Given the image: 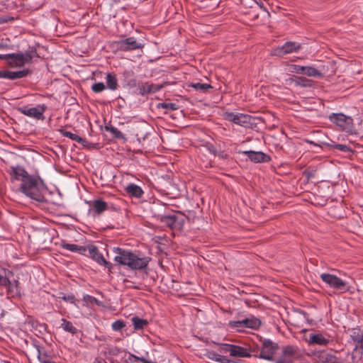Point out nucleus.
I'll return each instance as SVG.
<instances>
[{"mask_svg": "<svg viewBox=\"0 0 363 363\" xmlns=\"http://www.w3.org/2000/svg\"><path fill=\"white\" fill-rule=\"evenodd\" d=\"M9 174L14 191L21 192L38 202L45 201V185L40 177L29 174L20 166L11 167Z\"/></svg>", "mask_w": 363, "mask_h": 363, "instance_id": "nucleus-1", "label": "nucleus"}, {"mask_svg": "<svg viewBox=\"0 0 363 363\" xmlns=\"http://www.w3.org/2000/svg\"><path fill=\"white\" fill-rule=\"evenodd\" d=\"M113 252L115 254L113 260L116 263L133 270L145 269L150 261V257L140 252H133L121 247H113Z\"/></svg>", "mask_w": 363, "mask_h": 363, "instance_id": "nucleus-2", "label": "nucleus"}, {"mask_svg": "<svg viewBox=\"0 0 363 363\" xmlns=\"http://www.w3.org/2000/svg\"><path fill=\"white\" fill-rule=\"evenodd\" d=\"M321 280L339 294H343L349 291L350 284L348 281L342 279L335 274L330 273H322L320 275Z\"/></svg>", "mask_w": 363, "mask_h": 363, "instance_id": "nucleus-3", "label": "nucleus"}, {"mask_svg": "<svg viewBox=\"0 0 363 363\" xmlns=\"http://www.w3.org/2000/svg\"><path fill=\"white\" fill-rule=\"evenodd\" d=\"M305 340L308 345L325 346L332 342L333 337L327 332L312 330L306 335Z\"/></svg>", "mask_w": 363, "mask_h": 363, "instance_id": "nucleus-4", "label": "nucleus"}, {"mask_svg": "<svg viewBox=\"0 0 363 363\" xmlns=\"http://www.w3.org/2000/svg\"><path fill=\"white\" fill-rule=\"evenodd\" d=\"M9 62L13 63L18 67H22L30 62L34 57L38 56L37 51L33 48H30L25 52L8 54Z\"/></svg>", "mask_w": 363, "mask_h": 363, "instance_id": "nucleus-5", "label": "nucleus"}, {"mask_svg": "<svg viewBox=\"0 0 363 363\" xmlns=\"http://www.w3.org/2000/svg\"><path fill=\"white\" fill-rule=\"evenodd\" d=\"M301 45L297 42L286 41L283 45L274 48L272 55L277 57H284L286 55L298 52Z\"/></svg>", "mask_w": 363, "mask_h": 363, "instance_id": "nucleus-6", "label": "nucleus"}, {"mask_svg": "<svg viewBox=\"0 0 363 363\" xmlns=\"http://www.w3.org/2000/svg\"><path fill=\"white\" fill-rule=\"evenodd\" d=\"M116 45L120 51L129 52L144 48V43L138 41L134 37H129L123 40L116 41Z\"/></svg>", "mask_w": 363, "mask_h": 363, "instance_id": "nucleus-7", "label": "nucleus"}, {"mask_svg": "<svg viewBox=\"0 0 363 363\" xmlns=\"http://www.w3.org/2000/svg\"><path fill=\"white\" fill-rule=\"evenodd\" d=\"M331 122L335 123L342 130L352 131L353 128V120L347 115H329Z\"/></svg>", "mask_w": 363, "mask_h": 363, "instance_id": "nucleus-8", "label": "nucleus"}, {"mask_svg": "<svg viewBox=\"0 0 363 363\" xmlns=\"http://www.w3.org/2000/svg\"><path fill=\"white\" fill-rule=\"evenodd\" d=\"M277 344L270 340H264L259 357L267 360H272L274 355L278 350Z\"/></svg>", "mask_w": 363, "mask_h": 363, "instance_id": "nucleus-9", "label": "nucleus"}, {"mask_svg": "<svg viewBox=\"0 0 363 363\" xmlns=\"http://www.w3.org/2000/svg\"><path fill=\"white\" fill-rule=\"evenodd\" d=\"M297 348L288 345L282 349L281 354L277 359L276 363H294L297 356Z\"/></svg>", "mask_w": 363, "mask_h": 363, "instance_id": "nucleus-10", "label": "nucleus"}, {"mask_svg": "<svg viewBox=\"0 0 363 363\" xmlns=\"http://www.w3.org/2000/svg\"><path fill=\"white\" fill-rule=\"evenodd\" d=\"M165 84H154L150 82H141L138 84L139 94L147 96L155 94L164 87Z\"/></svg>", "mask_w": 363, "mask_h": 363, "instance_id": "nucleus-11", "label": "nucleus"}, {"mask_svg": "<svg viewBox=\"0 0 363 363\" xmlns=\"http://www.w3.org/2000/svg\"><path fill=\"white\" fill-rule=\"evenodd\" d=\"M87 249L89 257L99 265L104 266L108 269L112 267V264L106 260L103 255L99 251L96 246L89 245Z\"/></svg>", "mask_w": 363, "mask_h": 363, "instance_id": "nucleus-12", "label": "nucleus"}, {"mask_svg": "<svg viewBox=\"0 0 363 363\" xmlns=\"http://www.w3.org/2000/svg\"><path fill=\"white\" fill-rule=\"evenodd\" d=\"M243 155L247 156V157L252 162H267L269 160V157L264 154L262 152H255V151H243L242 152Z\"/></svg>", "mask_w": 363, "mask_h": 363, "instance_id": "nucleus-13", "label": "nucleus"}, {"mask_svg": "<svg viewBox=\"0 0 363 363\" xmlns=\"http://www.w3.org/2000/svg\"><path fill=\"white\" fill-rule=\"evenodd\" d=\"M230 351V356L233 357L247 358L251 357V350L248 347H244L234 345Z\"/></svg>", "mask_w": 363, "mask_h": 363, "instance_id": "nucleus-14", "label": "nucleus"}, {"mask_svg": "<svg viewBox=\"0 0 363 363\" xmlns=\"http://www.w3.org/2000/svg\"><path fill=\"white\" fill-rule=\"evenodd\" d=\"M226 119L244 127H247L250 115H225Z\"/></svg>", "mask_w": 363, "mask_h": 363, "instance_id": "nucleus-15", "label": "nucleus"}, {"mask_svg": "<svg viewBox=\"0 0 363 363\" xmlns=\"http://www.w3.org/2000/svg\"><path fill=\"white\" fill-rule=\"evenodd\" d=\"M350 343L355 346H363V332L359 329H353L350 332Z\"/></svg>", "mask_w": 363, "mask_h": 363, "instance_id": "nucleus-16", "label": "nucleus"}, {"mask_svg": "<svg viewBox=\"0 0 363 363\" xmlns=\"http://www.w3.org/2000/svg\"><path fill=\"white\" fill-rule=\"evenodd\" d=\"M106 118H104L105 125L104 128L105 130L110 132L113 138L123 140H125L124 135L116 128L111 125V120L108 123H106Z\"/></svg>", "mask_w": 363, "mask_h": 363, "instance_id": "nucleus-17", "label": "nucleus"}, {"mask_svg": "<svg viewBox=\"0 0 363 363\" xmlns=\"http://www.w3.org/2000/svg\"><path fill=\"white\" fill-rule=\"evenodd\" d=\"M242 321L245 328H250L252 330L258 329L262 324V322L259 318L252 315L243 319Z\"/></svg>", "mask_w": 363, "mask_h": 363, "instance_id": "nucleus-18", "label": "nucleus"}, {"mask_svg": "<svg viewBox=\"0 0 363 363\" xmlns=\"http://www.w3.org/2000/svg\"><path fill=\"white\" fill-rule=\"evenodd\" d=\"M125 191L128 194L136 198H140L143 194L141 187L135 184H128L125 187Z\"/></svg>", "mask_w": 363, "mask_h": 363, "instance_id": "nucleus-19", "label": "nucleus"}, {"mask_svg": "<svg viewBox=\"0 0 363 363\" xmlns=\"http://www.w3.org/2000/svg\"><path fill=\"white\" fill-rule=\"evenodd\" d=\"M108 208L107 203L98 199L94 201L92 205V210L94 211L95 214L99 215L104 211H105Z\"/></svg>", "mask_w": 363, "mask_h": 363, "instance_id": "nucleus-20", "label": "nucleus"}, {"mask_svg": "<svg viewBox=\"0 0 363 363\" xmlns=\"http://www.w3.org/2000/svg\"><path fill=\"white\" fill-rule=\"evenodd\" d=\"M28 74L27 70H21L16 72L4 71V79L14 80L26 77Z\"/></svg>", "mask_w": 363, "mask_h": 363, "instance_id": "nucleus-21", "label": "nucleus"}, {"mask_svg": "<svg viewBox=\"0 0 363 363\" xmlns=\"http://www.w3.org/2000/svg\"><path fill=\"white\" fill-rule=\"evenodd\" d=\"M106 79L108 89L112 91L116 90L118 89V80L114 74L111 73H107Z\"/></svg>", "mask_w": 363, "mask_h": 363, "instance_id": "nucleus-22", "label": "nucleus"}, {"mask_svg": "<svg viewBox=\"0 0 363 363\" xmlns=\"http://www.w3.org/2000/svg\"><path fill=\"white\" fill-rule=\"evenodd\" d=\"M189 86L194 88L196 91H198L201 93H206L209 89L213 88L212 86L209 84L201 82L191 83Z\"/></svg>", "mask_w": 363, "mask_h": 363, "instance_id": "nucleus-23", "label": "nucleus"}, {"mask_svg": "<svg viewBox=\"0 0 363 363\" xmlns=\"http://www.w3.org/2000/svg\"><path fill=\"white\" fill-rule=\"evenodd\" d=\"M60 328H62L65 331L70 333L72 334H76L78 331L77 328L74 327L70 321H68L65 318L62 319Z\"/></svg>", "mask_w": 363, "mask_h": 363, "instance_id": "nucleus-24", "label": "nucleus"}, {"mask_svg": "<svg viewBox=\"0 0 363 363\" xmlns=\"http://www.w3.org/2000/svg\"><path fill=\"white\" fill-rule=\"evenodd\" d=\"M61 246L63 249L67 250L71 252H79L80 254L83 253L85 251V248L84 247L79 246L75 244H69L66 242H62Z\"/></svg>", "mask_w": 363, "mask_h": 363, "instance_id": "nucleus-25", "label": "nucleus"}, {"mask_svg": "<svg viewBox=\"0 0 363 363\" xmlns=\"http://www.w3.org/2000/svg\"><path fill=\"white\" fill-rule=\"evenodd\" d=\"M131 321H132L134 328L135 330L143 329L148 324V322L147 320L140 318L137 316L133 317L131 319Z\"/></svg>", "mask_w": 363, "mask_h": 363, "instance_id": "nucleus-26", "label": "nucleus"}, {"mask_svg": "<svg viewBox=\"0 0 363 363\" xmlns=\"http://www.w3.org/2000/svg\"><path fill=\"white\" fill-rule=\"evenodd\" d=\"M353 362H359L363 357V346H355L351 354Z\"/></svg>", "mask_w": 363, "mask_h": 363, "instance_id": "nucleus-27", "label": "nucleus"}, {"mask_svg": "<svg viewBox=\"0 0 363 363\" xmlns=\"http://www.w3.org/2000/svg\"><path fill=\"white\" fill-rule=\"evenodd\" d=\"M294 83L296 86L301 87H311L312 86L313 82L304 77H296L294 79Z\"/></svg>", "mask_w": 363, "mask_h": 363, "instance_id": "nucleus-28", "label": "nucleus"}, {"mask_svg": "<svg viewBox=\"0 0 363 363\" xmlns=\"http://www.w3.org/2000/svg\"><path fill=\"white\" fill-rule=\"evenodd\" d=\"M305 75L308 77H313L315 78H323V74H322L318 69L313 67H306Z\"/></svg>", "mask_w": 363, "mask_h": 363, "instance_id": "nucleus-29", "label": "nucleus"}, {"mask_svg": "<svg viewBox=\"0 0 363 363\" xmlns=\"http://www.w3.org/2000/svg\"><path fill=\"white\" fill-rule=\"evenodd\" d=\"M83 301L84 302L85 306H101V301L96 299L95 297L91 296L90 295H85L83 297Z\"/></svg>", "mask_w": 363, "mask_h": 363, "instance_id": "nucleus-30", "label": "nucleus"}, {"mask_svg": "<svg viewBox=\"0 0 363 363\" xmlns=\"http://www.w3.org/2000/svg\"><path fill=\"white\" fill-rule=\"evenodd\" d=\"M157 107L158 108H163L164 109V113H167V111H174L177 109V105L174 103H170V102H162V103H158L157 105Z\"/></svg>", "mask_w": 363, "mask_h": 363, "instance_id": "nucleus-31", "label": "nucleus"}, {"mask_svg": "<svg viewBox=\"0 0 363 363\" xmlns=\"http://www.w3.org/2000/svg\"><path fill=\"white\" fill-rule=\"evenodd\" d=\"M36 349L38 358L41 363H55L48 357L45 352L40 350L39 347H37Z\"/></svg>", "mask_w": 363, "mask_h": 363, "instance_id": "nucleus-32", "label": "nucleus"}, {"mask_svg": "<svg viewBox=\"0 0 363 363\" xmlns=\"http://www.w3.org/2000/svg\"><path fill=\"white\" fill-rule=\"evenodd\" d=\"M228 326L231 329H235L238 332L243 331L245 329L242 320H230L228 323Z\"/></svg>", "mask_w": 363, "mask_h": 363, "instance_id": "nucleus-33", "label": "nucleus"}, {"mask_svg": "<svg viewBox=\"0 0 363 363\" xmlns=\"http://www.w3.org/2000/svg\"><path fill=\"white\" fill-rule=\"evenodd\" d=\"M60 131L63 136H65L74 141H76L79 143H81L83 141V139L77 134H74L71 132L66 131L64 130H60Z\"/></svg>", "mask_w": 363, "mask_h": 363, "instance_id": "nucleus-34", "label": "nucleus"}, {"mask_svg": "<svg viewBox=\"0 0 363 363\" xmlns=\"http://www.w3.org/2000/svg\"><path fill=\"white\" fill-rule=\"evenodd\" d=\"M46 111L44 104L38 105L36 107L30 108L28 111H22L23 113H43Z\"/></svg>", "mask_w": 363, "mask_h": 363, "instance_id": "nucleus-35", "label": "nucleus"}, {"mask_svg": "<svg viewBox=\"0 0 363 363\" xmlns=\"http://www.w3.org/2000/svg\"><path fill=\"white\" fill-rule=\"evenodd\" d=\"M162 221L168 227L173 228L176 223V216L174 215L164 216L162 218Z\"/></svg>", "mask_w": 363, "mask_h": 363, "instance_id": "nucleus-36", "label": "nucleus"}, {"mask_svg": "<svg viewBox=\"0 0 363 363\" xmlns=\"http://www.w3.org/2000/svg\"><path fill=\"white\" fill-rule=\"evenodd\" d=\"M318 359L322 363H328L332 360V356L325 352H321L318 354Z\"/></svg>", "mask_w": 363, "mask_h": 363, "instance_id": "nucleus-37", "label": "nucleus"}, {"mask_svg": "<svg viewBox=\"0 0 363 363\" xmlns=\"http://www.w3.org/2000/svg\"><path fill=\"white\" fill-rule=\"evenodd\" d=\"M8 290L11 294H18L20 293V290L18 289V282L15 280L13 282H10V284L8 286Z\"/></svg>", "mask_w": 363, "mask_h": 363, "instance_id": "nucleus-38", "label": "nucleus"}, {"mask_svg": "<svg viewBox=\"0 0 363 363\" xmlns=\"http://www.w3.org/2000/svg\"><path fill=\"white\" fill-rule=\"evenodd\" d=\"M59 298H62V300H64L65 301L69 302V303L74 304V306H77V305L76 303L75 298H74V296L72 294L65 295L63 293H60Z\"/></svg>", "mask_w": 363, "mask_h": 363, "instance_id": "nucleus-39", "label": "nucleus"}, {"mask_svg": "<svg viewBox=\"0 0 363 363\" xmlns=\"http://www.w3.org/2000/svg\"><path fill=\"white\" fill-rule=\"evenodd\" d=\"M125 326V323L121 320L113 322L111 325V328L114 331H121Z\"/></svg>", "mask_w": 363, "mask_h": 363, "instance_id": "nucleus-40", "label": "nucleus"}, {"mask_svg": "<svg viewBox=\"0 0 363 363\" xmlns=\"http://www.w3.org/2000/svg\"><path fill=\"white\" fill-rule=\"evenodd\" d=\"M106 86L103 82H97L92 85L91 89L95 93H99L105 90Z\"/></svg>", "mask_w": 363, "mask_h": 363, "instance_id": "nucleus-41", "label": "nucleus"}, {"mask_svg": "<svg viewBox=\"0 0 363 363\" xmlns=\"http://www.w3.org/2000/svg\"><path fill=\"white\" fill-rule=\"evenodd\" d=\"M9 39H2L0 40V50H9L12 48V46L9 44Z\"/></svg>", "mask_w": 363, "mask_h": 363, "instance_id": "nucleus-42", "label": "nucleus"}, {"mask_svg": "<svg viewBox=\"0 0 363 363\" xmlns=\"http://www.w3.org/2000/svg\"><path fill=\"white\" fill-rule=\"evenodd\" d=\"M206 357L211 359V360H213V361H216L218 362V359H220V357H221L220 354H218V353H216V352H213V351H211V352H208L207 354H206Z\"/></svg>", "mask_w": 363, "mask_h": 363, "instance_id": "nucleus-43", "label": "nucleus"}, {"mask_svg": "<svg viewBox=\"0 0 363 363\" xmlns=\"http://www.w3.org/2000/svg\"><path fill=\"white\" fill-rule=\"evenodd\" d=\"M333 147L336 150H338L340 151L345 152H349L350 150V148L345 145L334 144L333 145Z\"/></svg>", "mask_w": 363, "mask_h": 363, "instance_id": "nucleus-44", "label": "nucleus"}, {"mask_svg": "<svg viewBox=\"0 0 363 363\" xmlns=\"http://www.w3.org/2000/svg\"><path fill=\"white\" fill-rule=\"evenodd\" d=\"M234 345L231 344H227V343H223L220 344V346L222 347V350L225 352H229L230 354V351L233 350L232 347Z\"/></svg>", "mask_w": 363, "mask_h": 363, "instance_id": "nucleus-45", "label": "nucleus"}, {"mask_svg": "<svg viewBox=\"0 0 363 363\" xmlns=\"http://www.w3.org/2000/svg\"><path fill=\"white\" fill-rule=\"evenodd\" d=\"M306 67L301 65H295L294 70L297 74H305Z\"/></svg>", "mask_w": 363, "mask_h": 363, "instance_id": "nucleus-46", "label": "nucleus"}, {"mask_svg": "<svg viewBox=\"0 0 363 363\" xmlns=\"http://www.w3.org/2000/svg\"><path fill=\"white\" fill-rule=\"evenodd\" d=\"M11 281L8 279L6 277H0V284L1 285L6 286L8 287V286L10 284Z\"/></svg>", "mask_w": 363, "mask_h": 363, "instance_id": "nucleus-47", "label": "nucleus"}, {"mask_svg": "<svg viewBox=\"0 0 363 363\" xmlns=\"http://www.w3.org/2000/svg\"><path fill=\"white\" fill-rule=\"evenodd\" d=\"M138 82H137V79H131L129 80L128 83V85L130 86V87H135L136 86H138Z\"/></svg>", "mask_w": 363, "mask_h": 363, "instance_id": "nucleus-48", "label": "nucleus"}, {"mask_svg": "<svg viewBox=\"0 0 363 363\" xmlns=\"http://www.w3.org/2000/svg\"><path fill=\"white\" fill-rule=\"evenodd\" d=\"M231 359L227 358L225 356H222L220 357L219 359H218V362L219 363H230Z\"/></svg>", "mask_w": 363, "mask_h": 363, "instance_id": "nucleus-49", "label": "nucleus"}, {"mask_svg": "<svg viewBox=\"0 0 363 363\" xmlns=\"http://www.w3.org/2000/svg\"><path fill=\"white\" fill-rule=\"evenodd\" d=\"M0 60H6L9 62V57L8 55H0Z\"/></svg>", "mask_w": 363, "mask_h": 363, "instance_id": "nucleus-50", "label": "nucleus"}, {"mask_svg": "<svg viewBox=\"0 0 363 363\" xmlns=\"http://www.w3.org/2000/svg\"><path fill=\"white\" fill-rule=\"evenodd\" d=\"M30 116H33L35 118H36L37 119H43V115H40V114H38V115H29Z\"/></svg>", "mask_w": 363, "mask_h": 363, "instance_id": "nucleus-51", "label": "nucleus"}, {"mask_svg": "<svg viewBox=\"0 0 363 363\" xmlns=\"http://www.w3.org/2000/svg\"><path fill=\"white\" fill-rule=\"evenodd\" d=\"M95 363H107V362L103 359H98L96 360Z\"/></svg>", "mask_w": 363, "mask_h": 363, "instance_id": "nucleus-52", "label": "nucleus"}, {"mask_svg": "<svg viewBox=\"0 0 363 363\" xmlns=\"http://www.w3.org/2000/svg\"><path fill=\"white\" fill-rule=\"evenodd\" d=\"M209 151L211 152L213 155H216V150H214V147H210Z\"/></svg>", "mask_w": 363, "mask_h": 363, "instance_id": "nucleus-53", "label": "nucleus"}, {"mask_svg": "<svg viewBox=\"0 0 363 363\" xmlns=\"http://www.w3.org/2000/svg\"><path fill=\"white\" fill-rule=\"evenodd\" d=\"M0 79H4V71H0Z\"/></svg>", "mask_w": 363, "mask_h": 363, "instance_id": "nucleus-54", "label": "nucleus"}, {"mask_svg": "<svg viewBox=\"0 0 363 363\" xmlns=\"http://www.w3.org/2000/svg\"><path fill=\"white\" fill-rule=\"evenodd\" d=\"M218 156H219L220 157L224 158V157H226V155H225V154H224L223 152H222V153H220V155H218Z\"/></svg>", "mask_w": 363, "mask_h": 363, "instance_id": "nucleus-55", "label": "nucleus"}, {"mask_svg": "<svg viewBox=\"0 0 363 363\" xmlns=\"http://www.w3.org/2000/svg\"><path fill=\"white\" fill-rule=\"evenodd\" d=\"M230 363H241L240 362H236L235 360H230Z\"/></svg>", "mask_w": 363, "mask_h": 363, "instance_id": "nucleus-56", "label": "nucleus"}, {"mask_svg": "<svg viewBox=\"0 0 363 363\" xmlns=\"http://www.w3.org/2000/svg\"><path fill=\"white\" fill-rule=\"evenodd\" d=\"M170 117L172 118V119H174L175 117L174 116V115H170Z\"/></svg>", "mask_w": 363, "mask_h": 363, "instance_id": "nucleus-57", "label": "nucleus"}, {"mask_svg": "<svg viewBox=\"0 0 363 363\" xmlns=\"http://www.w3.org/2000/svg\"><path fill=\"white\" fill-rule=\"evenodd\" d=\"M115 2H118L120 0H113Z\"/></svg>", "mask_w": 363, "mask_h": 363, "instance_id": "nucleus-58", "label": "nucleus"}, {"mask_svg": "<svg viewBox=\"0 0 363 363\" xmlns=\"http://www.w3.org/2000/svg\"><path fill=\"white\" fill-rule=\"evenodd\" d=\"M257 4H259V3L256 1V0H254Z\"/></svg>", "mask_w": 363, "mask_h": 363, "instance_id": "nucleus-59", "label": "nucleus"}]
</instances>
